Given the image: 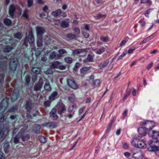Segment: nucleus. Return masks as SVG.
<instances>
[{"label": "nucleus", "instance_id": "f257e3e1", "mask_svg": "<svg viewBox=\"0 0 159 159\" xmlns=\"http://www.w3.org/2000/svg\"><path fill=\"white\" fill-rule=\"evenodd\" d=\"M151 148L148 149L149 151H153L158 149L159 147V141L157 139H153L150 140L148 143Z\"/></svg>", "mask_w": 159, "mask_h": 159}, {"label": "nucleus", "instance_id": "f03ea898", "mask_svg": "<svg viewBox=\"0 0 159 159\" xmlns=\"http://www.w3.org/2000/svg\"><path fill=\"white\" fill-rule=\"evenodd\" d=\"M131 143L133 146L136 148H144L146 147V145L143 140L138 141L137 139H134L132 141Z\"/></svg>", "mask_w": 159, "mask_h": 159}, {"label": "nucleus", "instance_id": "7ed1b4c3", "mask_svg": "<svg viewBox=\"0 0 159 159\" xmlns=\"http://www.w3.org/2000/svg\"><path fill=\"white\" fill-rule=\"evenodd\" d=\"M140 125L144 126L148 131L151 129L155 126L154 122L152 121L146 120L140 122Z\"/></svg>", "mask_w": 159, "mask_h": 159}, {"label": "nucleus", "instance_id": "20e7f679", "mask_svg": "<svg viewBox=\"0 0 159 159\" xmlns=\"http://www.w3.org/2000/svg\"><path fill=\"white\" fill-rule=\"evenodd\" d=\"M8 105V100L7 98H4L0 104V114L6 110Z\"/></svg>", "mask_w": 159, "mask_h": 159}, {"label": "nucleus", "instance_id": "39448f33", "mask_svg": "<svg viewBox=\"0 0 159 159\" xmlns=\"http://www.w3.org/2000/svg\"><path fill=\"white\" fill-rule=\"evenodd\" d=\"M47 79L44 78H40L39 80V82L36 83L34 87V90L36 91H39L42 87L44 81H47Z\"/></svg>", "mask_w": 159, "mask_h": 159}, {"label": "nucleus", "instance_id": "423d86ee", "mask_svg": "<svg viewBox=\"0 0 159 159\" xmlns=\"http://www.w3.org/2000/svg\"><path fill=\"white\" fill-rule=\"evenodd\" d=\"M54 108L57 111L58 113L60 114L63 113L66 110L65 105L61 102L58 103Z\"/></svg>", "mask_w": 159, "mask_h": 159}, {"label": "nucleus", "instance_id": "0eeeda50", "mask_svg": "<svg viewBox=\"0 0 159 159\" xmlns=\"http://www.w3.org/2000/svg\"><path fill=\"white\" fill-rule=\"evenodd\" d=\"M32 106V103L31 101V100L27 101L25 105V107L28 113H27L26 117L29 118H31L32 117L30 115Z\"/></svg>", "mask_w": 159, "mask_h": 159}, {"label": "nucleus", "instance_id": "6e6552de", "mask_svg": "<svg viewBox=\"0 0 159 159\" xmlns=\"http://www.w3.org/2000/svg\"><path fill=\"white\" fill-rule=\"evenodd\" d=\"M17 65V61L16 58L14 57L11 58L9 63V68L12 71H14L16 69Z\"/></svg>", "mask_w": 159, "mask_h": 159}, {"label": "nucleus", "instance_id": "1a4fd4ad", "mask_svg": "<svg viewBox=\"0 0 159 159\" xmlns=\"http://www.w3.org/2000/svg\"><path fill=\"white\" fill-rule=\"evenodd\" d=\"M132 156L135 159H143V154L142 151H139L133 152Z\"/></svg>", "mask_w": 159, "mask_h": 159}, {"label": "nucleus", "instance_id": "9d476101", "mask_svg": "<svg viewBox=\"0 0 159 159\" xmlns=\"http://www.w3.org/2000/svg\"><path fill=\"white\" fill-rule=\"evenodd\" d=\"M87 52V49H76L73 51V54H74L80 55V54L83 53L82 56L80 55V57H83L85 56Z\"/></svg>", "mask_w": 159, "mask_h": 159}, {"label": "nucleus", "instance_id": "9b49d317", "mask_svg": "<svg viewBox=\"0 0 159 159\" xmlns=\"http://www.w3.org/2000/svg\"><path fill=\"white\" fill-rule=\"evenodd\" d=\"M148 135L150 137H152L153 139H157L159 137V131L150 130L148 131Z\"/></svg>", "mask_w": 159, "mask_h": 159}, {"label": "nucleus", "instance_id": "f8f14e48", "mask_svg": "<svg viewBox=\"0 0 159 159\" xmlns=\"http://www.w3.org/2000/svg\"><path fill=\"white\" fill-rule=\"evenodd\" d=\"M138 131L139 135V136L141 137L145 136L147 132L148 131V130L143 126L138 128Z\"/></svg>", "mask_w": 159, "mask_h": 159}, {"label": "nucleus", "instance_id": "ddd939ff", "mask_svg": "<svg viewBox=\"0 0 159 159\" xmlns=\"http://www.w3.org/2000/svg\"><path fill=\"white\" fill-rule=\"evenodd\" d=\"M67 83L70 87L74 89L78 88V86L74 80L71 79H68L67 80Z\"/></svg>", "mask_w": 159, "mask_h": 159}, {"label": "nucleus", "instance_id": "4468645a", "mask_svg": "<svg viewBox=\"0 0 159 159\" xmlns=\"http://www.w3.org/2000/svg\"><path fill=\"white\" fill-rule=\"evenodd\" d=\"M37 35L38 36H41L45 32V30L43 27L37 26L36 28Z\"/></svg>", "mask_w": 159, "mask_h": 159}, {"label": "nucleus", "instance_id": "2eb2a0df", "mask_svg": "<svg viewBox=\"0 0 159 159\" xmlns=\"http://www.w3.org/2000/svg\"><path fill=\"white\" fill-rule=\"evenodd\" d=\"M61 57L60 54H57L56 55V53L55 51L52 52L50 54V58L53 59L55 58L56 59H59Z\"/></svg>", "mask_w": 159, "mask_h": 159}, {"label": "nucleus", "instance_id": "dca6fc26", "mask_svg": "<svg viewBox=\"0 0 159 159\" xmlns=\"http://www.w3.org/2000/svg\"><path fill=\"white\" fill-rule=\"evenodd\" d=\"M50 116L54 120H56L58 118V116L57 114L56 109L53 108L50 112Z\"/></svg>", "mask_w": 159, "mask_h": 159}, {"label": "nucleus", "instance_id": "f3484780", "mask_svg": "<svg viewBox=\"0 0 159 159\" xmlns=\"http://www.w3.org/2000/svg\"><path fill=\"white\" fill-rule=\"evenodd\" d=\"M28 40L30 43H32L34 41V37L32 31L31 30L29 31V34L28 36Z\"/></svg>", "mask_w": 159, "mask_h": 159}, {"label": "nucleus", "instance_id": "a211bd4d", "mask_svg": "<svg viewBox=\"0 0 159 159\" xmlns=\"http://www.w3.org/2000/svg\"><path fill=\"white\" fill-rule=\"evenodd\" d=\"M16 8V7L13 5H12L10 7L9 13V15L11 17H13V16L14 12L15 11Z\"/></svg>", "mask_w": 159, "mask_h": 159}, {"label": "nucleus", "instance_id": "6ab92c4d", "mask_svg": "<svg viewBox=\"0 0 159 159\" xmlns=\"http://www.w3.org/2000/svg\"><path fill=\"white\" fill-rule=\"evenodd\" d=\"M16 89H15L13 90L12 96L11 97V100L12 101H15L18 98L19 96V92H18L17 93H15Z\"/></svg>", "mask_w": 159, "mask_h": 159}, {"label": "nucleus", "instance_id": "aec40b11", "mask_svg": "<svg viewBox=\"0 0 159 159\" xmlns=\"http://www.w3.org/2000/svg\"><path fill=\"white\" fill-rule=\"evenodd\" d=\"M58 93L55 91L52 93L49 97V99L51 101H53L57 98Z\"/></svg>", "mask_w": 159, "mask_h": 159}, {"label": "nucleus", "instance_id": "412c9836", "mask_svg": "<svg viewBox=\"0 0 159 159\" xmlns=\"http://www.w3.org/2000/svg\"><path fill=\"white\" fill-rule=\"evenodd\" d=\"M40 126L38 125H34L33 126V131L36 134H39L40 133Z\"/></svg>", "mask_w": 159, "mask_h": 159}, {"label": "nucleus", "instance_id": "4be33fe9", "mask_svg": "<svg viewBox=\"0 0 159 159\" xmlns=\"http://www.w3.org/2000/svg\"><path fill=\"white\" fill-rule=\"evenodd\" d=\"M61 63L58 61H55L53 62L51 65V67L54 69L58 68L59 65Z\"/></svg>", "mask_w": 159, "mask_h": 159}, {"label": "nucleus", "instance_id": "5701e85b", "mask_svg": "<svg viewBox=\"0 0 159 159\" xmlns=\"http://www.w3.org/2000/svg\"><path fill=\"white\" fill-rule=\"evenodd\" d=\"M84 62H92L93 61V57L91 55H88L87 58L83 60Z\"/></svg>", "mask_w": 159, "mask_h": 159}, {"label": "nucleus", "instance_id": "b1692460", "mask_svg": "<svg viewBox=\"0 0 159 159\" xmlns=\"http://www.w3.org/2000/svg\"><path fill=\"white\" fill-rule=\"evenodd\" d=\"M91 68V66L86 67L84 66L80 69V73L82 74L84 73L87 71L89 70Z\"/></svg>", "mask_w": 159, "mask_h": 159}, {"label": "nucleus", "instance_id": "393cba45", "mask_svg": "<svg viewBox=\"0 0 159 159\" xmlns=\"http://www.w3.org/2000/svg\"><path fill=\"white\" fill-rule=\"evenodd\" d=\"M61 13V11L60 9H58L52 12V15L54 16L57 17L59 16Z\"/></svg>", "mask_w": 159, "mask_h": 159}, {"label": "nucleus", "instance_id": "a878e982", "mask_svg": "<svg viewBox=\"0 0 159 159\" xmlns=\"http://www.w3.org/2000/svg\"><path fill=\"white\" fill-rule=\"evenodd\" d=\"M21 135V134L20 132H19L17 135L14 138V143H18L20 138V136Z\"/></svg>", "mask_w": 159, "mask_h": 159}, {"label": "nucleus", "instance_id": "bb28decb", "mask_svg": "<svg viewBox=\"0 0 159 159\" xmlns=\"http://www.w3.org/2000/svg\"><path fill=\"white\" fill-rule=\"evenodd\" d=\"M140 3L147 4L148 6H150L152 4V2L150 0H141Z\"/></svg>", "mask_w": 159, "mask_h": 159}, {"label": "nucleus", "instance_id": "cd10ccee", "mask_svg": "<svg viewBox=\"0 0 159 159\" xmlns=\"http://www.w3.org/2000/svg\"><path fill=\"white\" fill-rule=\"evenodd\" d=\"M13 49V48L10 46L7 45L3 48V51L4 52H8Z\"/></svg>", "mask_w": 159, "mask_h": 159}, {"label": "nucleus", "instance_id": "c85d7f7f", "mask_svg": "<svg viewBox=\"0 0 159 159\" xmlns=\"http://www.w3.org/2000/svg\"><path fill=\"white\" fill-rule=\"evenodd\" d=\"M32 71L35 74H38L40 71V69L39 67H33L32 68Z\"/></svg>", "mask_w": 159, "mask_h": 159}, {"label": "nucleus", "instance_id": "c756f323", "mask_svg": "<svg viewBox=\"0 0 159 159\" xmlns=\"http://www.w3.org/2000/svg\"><path fill=\"white\" fill-rule=\"evenodd\" d=\"M61 26L63 28H67L69 26V22L66 21H63L61 23Z\"/></svg>", "mask_w": 159, "mask_h": 159}, {"label": "nucleus", "instance_id": "7c9ffc66", "mask_svg": "<svg viewBox=\"0 0 159 159\" xmlns=\"http://www.w3.org/2000/svg\"><path fill=\"white\" fill-rule=\"evenodd\" d=\"M105 50V48L102 47H101L100 49H97L95 50V52L98 54H100L103 52Z\"/></svg>", "mask_w": 159, "mask_h": 159}, {"label": "nucleus", "instance_id": "2f4dec72", "mask_svg": "<svg viewBox=\"0 0 159 159\" xmlns=\"http://www.w3.org/2000/svg\"><path fill=\"white\" fill-rule=\"evenodd\" d=\"M44 125L48 127L54 128L55 127V123L54 122H51L47 123L44 124Z\"/></svg>", "mask_w": 159, "mask_h": 159}, {"label": "nucleus", "instance_id": "473e14b6", "mask_svg": "<svg viewBox=\"0 0 159 159\" xmlns=\"http://www.w3.org/2000/svg\"><path fill=\"white\" fill-rule=\"evenodd\" d=\"M3 22L7 26H10L11 24V21L7 18H5L3 20Z\"/></svg>", "mask_w": 159, "mask_h": 159}, {"label": "nucleus", "instance_id": "72a5a7b5", "mask_svg": "<svg viewBox=\"0 0 159 159\" xmlns=\"http://www.w3.org/2000/svg\"><path fill=\"white\" fill-rule=\"evenodd\" d=\"M44 88L46 90H51V88L50 86L49 81H47L45 84L44 86Z\"/></svg>", "mask_w": 159, "mask_h": 159}, {"label": "nucleus", "instance_id": "f704fd0d", "mask_svg": "<svg viewBox=\"0 0 159 159\" xmlns=\"http://www.w3.org/2000/svg\"><path fill=\"white\" fill-rule=\"evenodd\" d=\"M32 51L35 52V54L36 57L40 55L41 53V51L40 50H37L36 51V48H31Z\"/></svg>", "mask_w": 159, "mask_h": 159}, {"label": "nucleus", "instance_id": "c9c22d12", "mask_svg": "<svg viewBox=\"0 0 159 159\" xmlns=\"http://www.w3.org/2000/svg\"><path fill=\"white\" fill-rule=\"evenodd\" d=\"M108 63V60H106L104 62L101 63L98 66L104 68Z\"/></svg>", "mask_w": 159, "mask_h": 159}, {"label": "nucleus", "instance_id": "e433bc0d", "mask_svg": "<svg viewBox=\"0 0 159 159\" xmlns=\"http://www.w3.org/2000/svg\"><path fill=\"white\" fill-rule=\"evenodd\" d=\"M100 84L101 82H100L99 80H96L93 83L94 88L99 87L100 86Z\"/></svg>", "mask_w": 159, "mask_h": 159}, {"label": "nucleus", "instance_id": "4c0bfd02", "mask_svg": "<svg viewBox=\"0 0 159 159\" xmlns=\"http://www.w3.org/2000/svg\"><path fill=\"white\" fill-rule=\"evenodd\" d=\"M64 60L67 63H71L72 62L73 59L70 57H68L65 58Z\"/></svg>", "mask_w": 159, "mask_h": 159}, {"label": "nucleus", "instance_id": "58836bf2", "mask_svg": "<svg viewBox=\"0 0 159 159\" xmlns=\"http://www.w3.org/2000/svg\"><path fill=\"white\" fill-rule=\"evenodd\" d=\"M67 37L69 39H75L76 38V36L75 35L71 34L69 33L67 34Z\"/></svg>", "mask_w": 159, "mask_h": 159}, {"label": "nucleus", "instance_id": "ea45409f", "mask_svg": "<svg viewBox=\"0 0 159 159\" xmlns=\"http://www.w3.org/2000/svg\"><path fill=\"white\" fill-rule=\"evenodd\" d=\"M39 141L42 143H44L46 141V138L43 136H40L39 137Z\"/></svg>", "mask_w": 159, "mask_h": 159}, {"label": "nucleus", "instance_id": "a19ab883", "mask_svg": "<svg viewBox=\"0 0 159 159\" xmlns=\"http://www.w3.org/2000/svg\"><path fill=\"white\" fill-rule=\"evenodd\" d=\"M14 37L15 38L21 39V33L20 32L14 34Z\"/></svg>", "mask_w": 159, "mask_h": 159}, {"label": "nucleus", "instance_id": "79ce46f5", "mask_svg": "<svg viewBox=\"0 0 159 159\" xmlns=\"http://www.w3.org/2000/svg\"><path fill=\"white\" fill-rule=\"evenodd\" d=\"M100 39L104 42H107L109 40L108 37L102 36L100 37Z\"/></svg>", "mask_w": 159, "mask_h": 159}, {"label": "nucleus", "instance_id": "37998d69", "mask_svg": "<svg viewBox=\"0 0 159 159\" xmlns=\"http://www.w3.org/2000/svg\"><path fill=\"white\" fill-rule=\"evenodd\" d=\"M34 0H27V6L30 8L32 7L33 4Z\"/></svg>", "mask_w": 159, "mask_h": 159}, {"label": "nucleus", "instance_id": "c03bdc74", "mask_svg": "<svg viewBox=\"0 0 159 159\" xmlns=\"http://www.w3.org/2000/svg\"><path fill=\"white\" fill-rule=\"evenodd\" d=\"M29 12V10L26 9H25L23 12V16L26 18H28V13Z\"/></svg>", "mask_w": 159, "mask_h": 159}, {"label": "nucleus", "instance_id": "a18cd8bd", "mask_svg": "<svg viewBox=\"0 0 159 159\" xmlns=\"http://www.w3.org/2000/svg\"><path fill=\"white\" fill-rule=\"evenodd\" d=\"M129 39V38L128 37H126L125 38V40H122L120 43V46H122L124 45L125 43L127 42Z\"/></svg>", "mask_w": 159, "mask_h": 159}, {"label": "nucleus", "instance_id": "49530a36", "mask_svg": "<svg viewBox=\"0 0 159 159\" xmlns=\"http://www.w3.org/2000/svg\"><path fill=\"white\" fill-rule=\"evenodd\" d=\"M25 80L27 85H28L30 81V77L29 75L26 76L25 78Z\"/></svg>", "mask_w": 159, "mask_h": 159}, {"label": "nucleus", "instance_id": "de8ad7c7", "mask_svg": "<svg viewBox=\"0 0 159 159\" xmlns=\"http://www.w3.org/2000/svg\"><path fill=\"white\" fill-rule=\"evenodd\" d=\"M82 32L83 36L85 38H87L89 37V35L88 33L84 30H82Z\"/></svg>", "mask_w": 159, "mask_h": 159}, {"label": "nucleus", "instance_id": "09e8293b", "mask_svg": "<svg viewBox=\"0 0 159 159\" xmlns=\"http://www.w3.org/2000/svg\"><path fill=\"white\" fill-rule=\"evenodd\" d=\"M58 52L59 53V54H60L61 56L62 54L67 53V52L66 51L63 49H61L59 50Z\"/></svg>", "mask_w": 159, "mask_h": 159}, {"label": "nucleus", "instance_id": "8fccbe9b", "mask_svg": "<svg viewBox=\"0 0 159 159\" xmlns=\"http://www.w3.org/2000/svg\"><path fill=\"white\" fill-rule=\"evenodd\" d=\"M152 10V9H150L145 11L144 13V15L145 16L147 17H148L149 14L150 13L151 11Z\"/></svg>", "mask_w": 159, "mask_h": 159}, {"label": "nucleus", "instance_id": "3c124183", "mask_svg": "<svg viewBox=\"0 0 159 159\" xmlns=\"http://www.w3.org/2000/svg\"><path fill=\"white\" fill-rule=\"evenodd\" d=\"M126 54V51H124L118 57L117 60H120L122 58L125 56Z\"/></svg>", "mask_w": 159, "mask_h": 159}, {"label": "nucleus", "instance_id": "603ef678", "mask_svg": "<svg viewBox=\"0 0 159 159\" xmlns=\"http://www.w3.org/2000/svg\"><path fill=\"white\" fill-rule=\"evenodd\" d=\"M130 94V91L129 90L126 91V93L124 97L123 98V100H125L126 99V98L128 97V96Z\"/></svg>", "mask_w": 159, "mask_h": 159}, {"label": "nucleus", "instance_id": "864d4df0", "mask_svg": "<svg viewBox=\"0 0 159 159\" xmlns=\"http://www.w3.org/2000/svg\"><path fill=\"white\" fill-rule=\"evenodd\" d=\"M135 49V47L134 46H133L129 49L128 51V53L130 54L133 52Z\"/></svg>", "mask_w": 159, "mask_h": 159}, {"label": "nucleus", "instance_id": "5fc2aeb1", "mask_svg": "<svg viewBox=\"0 0 159 159\" xmlns=\"http://www.w3.org/2000/svg\"><path fill=\"white\" fill-rule=\"evenodd\" d=\"M28 128V125H26L24 126L23 128H22L21 129L20 132H20L21 134L22 133H24L25 131Z\"/></svg>", "mask_w": 159, "mask_h": 159}, {"label": "nucleus", "instance_id": "6e6d98bb", "mask_svg": "<svg viewBox=\"0 0 159 159\" xmlns=\"http://www.w3.org/2000/svg\"><path fill=\"white\" fill-rule=\"evenodd\" d=\"M106 15H102L101 14H99L98 15L97 18L98 19H100L102 18H104L105 17Z\"/></svg>", "mask_w": 159, "mask_h": 159}, {"label": "nucleus", "instance_id": "4d7b16f0", "mask_svg": "<svg viewBox=\"0 0 159 159\" xmlns=\"http://www.w3.org/2000/svg\"><path fill=\"white\" fill-rule=\"evenodd\" d=\"M51 103V102L50 101L48 100L45 102L44 103V106L45 107H48L50 106Z\"/></svg>", "mask_w": 159, "mask_h": 159}, {"label": "nucleus", "instance_id": "13d9d810", "mask_svg": "<svg viewBox=\"0 0 159 159\" xmlns=\"http://www.w3.org/2000/svg\"><path fill=\"white\" fill-rule=\"evenodd\" d=\"M139 23L140 24V25L141 27H144L146 25V22L145 21L140 20Z\"/></svg>", "mask_w": 159, "mask_h": 159}, {"label": "nucleus", "instance_id": "bf43d9fd", "mask_svg": "<svg viewBox=\"0 0 159 159\" xmlns=\"http://www.w3.org/2000/svg\"><path fill=\"white\" fill-rule=\"evenodd\" d=\"M86 107H82L80 108L79 111V115H80L83 111L85 109Z\"/></svg>", "mask_w": 159, "mask_h": 159}, {"label": "nucleus", "instance_id": "052dcab7", "mask_svg": "<svg viewBox=\"0 0 159 159\" xmlns=\"http://www.w3.org/2000/svg\"><path fill=\"white\" fill-rule=\"evenodd\" d=\"M113 122V120H112L110 121V125L108 127L106 131V132L107 131L108 132L111 129V125H112Z\"/></svg>", "mask_w": 159, "mask_h": 159}, {"label": "nucleus", "instance_id": "680f3d73", "mask_svg": "<svg viewBox=\"0 0 159 159\" xmlns=\"http://www.w3.org/2000/svg\"><path fill=\"white\" fill-rule=\"evenodd\" d=\"M66 68V66H65L60 65L59 66L58 69L60 70H64Z\"/></svg>", "mask_w": 159, "mask_h": 159}, {"label": "nucleus", "instance_id": "e2e57ef3", "mask_svg": "<svg viewBox=\"0 0 159 159\" xmlns=\"http://www.w3.org/2000/svg\"><path fill=\"white\" fill-rule=\"evenodd\" d=\"M73 30L77 34H79L80 32V30L78 28H75Z\"/></svg>", "mask_w": 159, "mask_h": 159}, {"label": "nucleus", "instance_id": "0e129e2a", "mask_svg": "<svg viewBox=\"0 0 159 159\" xmlns=\"http://www.w3.org/2000/svg\"><path fill=\"white\" fill-rule=\"evenodd\" d=\"M153 62H151L149 64L147 67V69L148 70H149L152 66Z\"/></svg>", "mask_w": 159, "mask_h": 159}, {"label": "nucleus", "instance_id": "69168bd1", "mask_svg": "<svg viewBox=\"0 0 159 159\" xmlns=\"http://www.w3.org/2000/svg\"><path fill=\"white\" fill-rule=\"evenodd\" d=\"M74 109V106L73 105L69 106L68 108V111L69 112H70L73 111Z\"/></svg>", "mask_w": 159, "mask_h": 159}, {"label": "nucleus", "instance_id": "338daca9", "mask_svg": "<svg viewBox=\"0 0 159 159\" xmlns=\"http://www.w3.org/2000/svg\"><path fill=\"white\" fill-rule=\"evenodd\" d=\"M36 2L38 4H43L45 2L43 0H37Z\"/></svg>", "mask_w": 159, "mask_h": 159}, {"label": "nucleus", "instance_id": "774afa93", "mask_svg": "<svg viewBox=\"0 0 159 159\" xmlns=\"http://www.w3.org/2000/svg\"><path fill=\"white\" fill-rule=\"evenodd\" d=\"M148 38H147L143 40L140 43V45H141L142 44L145 43L146 42L148 41Z\"/></svg>", "mask_w": 159, "mask_h": 159}]
</instances>
